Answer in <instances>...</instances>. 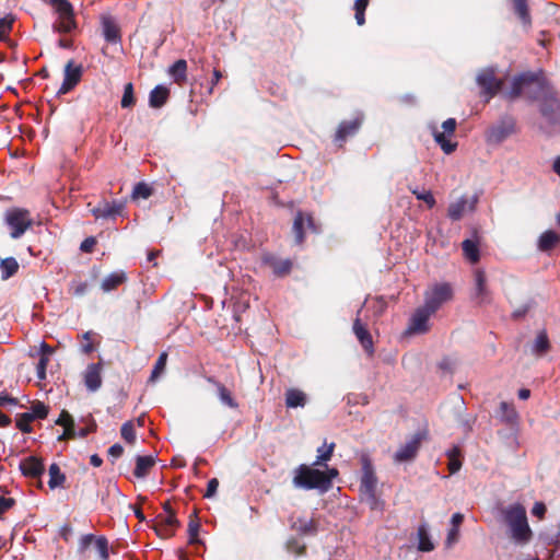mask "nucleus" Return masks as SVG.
Listing matches in <instances>:
<instances>
[{
	"label": "nucleus",
	"instance_id": "nucleus-1",
	"mask_svg": "<svg viewBox=\"0 0 560 560\" xmlns=\"http://www.w3.org/2000/svg\"><path fill=\"white\" fill-rule=\"evenodd\" d=\"M521 95L539 103V113L544 118L539 128L546 135L551 136L560 131V98L553 88L534 73H522L514 78L509 97L516 98Z\"/></svg>",
	"mask_w": 560,
	"mask_h": 560
},
{
	"label": "nucleus",
	"instance_id": "nucleus-2",
	"mask_svg": "<svg viewBox=\"0 0 560 560\" xmlns=\"http://www.w3.org/2000/svg\"><path fill=\"white\" fill-rule=\"evenodd\" d=\"M361 477L359 492L362 502H365L372 511H383L384 500L377 495L378 478L369 455L363 454L360 457Z\"/></svg>",
	"mask_w": 560,
	"mask_h": 560
},
{
	"label": "nucleus",
	"instance_id": "nucleus-3",
	"mask_svg": "<svg viewBox=\"0 0 560 560\" xmlns=\"http://www.w3.org/2000/svg\"><path fill=\"white\" fill-rule=\"evenodd\" d=\"M504 522L509 527L510 537L518 545H526L533 537V532L527 522L525 508L515 503L503 511Z\"/></svg>",
	"mask_w": 560,
	"mask_h": 560
},
{
	"label": "nucleus",
	"instance_id": "nucleus-4",
	"mask_svg": "<svg viewBox=\"0 0 560 560\" xmlns=\"http://www.w3.org/2000/svg\"><path fill=\"white\" fill-rule=\"evenodd\" d=\"M292 482L295 488L305 490L319 489L320 491H327L330 488L329 476L305 464L300 465L294 470Z\"/></svg>",
	"mask_w": 560,
	"mask_h": 560
},
{
	"label": "nucleus",
	"instance_id": "nucleus-5",
	"mask_svg": "<svg viewBox=\"0 0 560 560\" xmlns=\"http://www.w3.org/2000/svg\"><path fill=\"white\" fill-rule=\"evenodd\" d=\"M50 5L58 14V20L52 25L54 31L65 34L72 32L77 27L72 4L68 0H55Z\"/></svg>",
	"mask_w": 560,
	"mask_h": 560
},
{
	"label": "nucleus",
	"instance_id": "nucleus-6",
	"mask_svg": "<svg viewBox=\"0 0 560 560\" xmlns=\"http://www.w3.org/2000/svg\"><path fill=\"white\" fill-rule=\"evenodd\" d=\"M453 298V289L448 282L433 284L424 294V306L433 314Z\"/></svg>",
	"mask_w": 560,
	"mask_h": 560
},
{
	"label": "nucleus",
	"instance_id": "nucleus-7",
	"mask_svg": "<svg viewBox=\"0 0 560 560\" xmlns=\"http://www.w3.org/2000/svg\"><path fill=\"white\" fill-rule=\"evenodd\" d=\"M5 222L11 229L10 235L12 238L21 237L33 225L30 211L23 208L9 210L5 214Z\"/></svg>",
	"mask_w": 560,
	"mask_h": 560
},
{
	"label": "nucleus",
	"instance_id": "nucleus-8",
	"mask_svg": "<svg viewBox=\"0 0 560 560\" xmlns=\"http://www.w3.org/2000/svg\"><path fill=\"white\" fill-rule=\"evenodd\" d=\"M477 84L481 89V95L489 102L502 89L504 81L497 77L493 68L482 69L477 75Z\"/></svg>",
	"mask_w": 560,
	"mask_h": 560
},
{
	"label": "nucleus",
	"instance_id": "nucleus-9",
	"mask_svg": "<svg viewBox=\"0 0 560 560\" xmlns=\"http://www.w3.org/2000/svg\"><path fill=\"white\" fill-rule=\"evenodd\" d=\"M363 120L364 116L358 114L350 120L340 121L332 138L335 145L339 149L343 148L348 139L353 138L359 132Z\"/></svg>",
	"mask_w": 560,
	"mask_h": 560
},
{
	"label": "nucleus",
	"instance_id": "nucleus-10",
	"mask_svg": "<svg viewBox=\"0 0 560 560\" xmlns=\"http://www.w3.org/2000/svg\"><path fill=\"white\" fill-rule=\"evenodd\" d=\"M306 231L317 234L319 233L320 229L315 223V220L311 213L298 211L292 225L294 241L298 245L304 243Z\"/></svg>",
	"mask_w": 560,
	"mask_h": 560
},
{
	"label": "nucleus",
	"instance_id": "nucleus-11",
	"mask_svg": "<svg viewBox=\"0 0 560 560\" xmlns=\"http://www.w3.org/2000/svg\"><path fill=\"white\" fill-rule=\"evenodd\" d=\"M515 132V120L513 117L505 116L500 121L491 126L486 135L487 142L499 144Z\"/></svg>",
	"mask_w": 560,
	"mask_h": 560
},
{
	"label": "nucleus",
	"instance_id": "nucleus-12",
	"mask_svg": "<svg viewBox=\"0 0 560 560\" xmlns=\"http://www.w3.org/2000/svg\"><path fill=\"white\" fill-rule=\"evenodd\" d=\"M432 315L433 313L430 310H428L424 305L418 307L409 319L406 334L420 335L429 331V319Z\"/></svg>",
	"mask_w": 560,
	"mask_h": 560
},
{
	"label": "nucleus",
	"instance_id": "nucleus-13",
	"mask_svg": "<svg viewBox=\"0 0 560 560\" xmlns=\"http://www.w3.org/2000/svg\"><path fill=\"white\" fill-rule=\"evenodd\" d=\"M82 73V66L75 65L73 60H69L65 66L63 82L57 91V95H63L73 90L80 83Z\"/></svg>",
	"mask_w": 560,
	"mask_h": 560
},
{
	"label": "nucleus",
	"instance_id": "nucleus-14",
	"mask_svg": "<svg viewBox=\"0 0 560 560\" xmlns=\"http://www.w3.org/2000/svg\"><path fill=\"white\" fill-rule=\"evenodd\" d=\"M124 209L125 201L115 200L113 202H108L103 200L96 207L91 209V212L95 219L114 220L117 215H121Z\"/></svg>",
	"mask_w": 560,
	"mask_h": 560
},
{
	"label": "nucleus",
	"instance_id": "nucleus-15",
	"mask_svg": "<svg viewBox=\"0 0 560 560\" xmlns=\"http://www.w3.org/2000/svg\"><path fill=\"white\" fill-rule=\"evenodd\" d=\"M180 527V522L176 515H159L153 525V529L156 535L163 539L172 538L177 528Z\"/></svg>",
	"mask_w": 560,
	"mask_h": 560
},
{
	"label": "nucleus",
	"instance_id": "nucleus-16",
	"mask_svg": "<svg viewBox=\"0 0 560 560\" xmlns=\"http://www.w3.org/2000/svg\"><path fill=\"white\" fill-rule=\"evenodd\" d=\"M478 199L477 197H471L470 199L466 196L460 197L454 202H451L447 209V217L452 221L460 220L466 212H472L476 208Z\"/></svg>",
	"mask_w": 560,
	"mask_h": 560
},
{
	"label": "nucleus",
	"instance_id": "nucleus-17",
	"mask_svg": "<svg viewBox=\"0 0 560 560\" xmlns=\"http://www.w3.org/2000/svg\"><path fill=\"white\" fill-rule=\"evenodd\" d=\"M422 440L423 435L421 433L415 434L410 441L398 448L394 455V460L404 463L413 459L418 454Z\"/></svg>",
	"mask_w": 560,
	"mask_h": 560
},
{
	"label": "nucleus",
	"instance_id": "nucleus-18",
	"mask_svg": "<svg viewBox=\"0 0 560 560\" xmlns=\"http://www.w3.org/2000/svg\"><path fill=\"white\" fill-rule=\"evenodd\" d=\"M102 370L103 365L101 362L90 363L83 372V381L88 390L94 393L102 386Z\"/></svg>",
	"mask_w": 560,
	"mask_h": 560
},
{
	"label": "nucleus",
	"instance_id": "nucleus-19",
	"mask_svg": "<svg viewBox=\"0 0 560 560\" xmlns=\"http://www.w3.org/2000/svg\"><path fill=\"white\" fill-rule=\"evenodd\" d=\"M102 33L107 43L120 44L121 31L115 19L110 15H103L101 18Z\"/></svg>",
	"mask_w": 560,
	"mask_h": 560
},
{
	"label": "nucleus",
	"instance_id": "nucleus-20",
	"mask_svg": "<svg viewBox=\"0 0 560 560\" xmlns=\"http://www.w3.org/2000/svg\"><path fill=\"white\" fill-rule=\"evenodd\" d=\"M20 469L28 478H39L45 471L43 462L35 456H28L21 460Z\"/></svg>",
	"mask_w": 560,
	"mask_h": 560
},
{
	"label": "nucleus",
	"instance_id": "nucleus-21",
	"mask_svg": "<svg viewBox=\"0 0 560 560\" xmlns=\"http://www.w3.org/2000/svg\"><path fill=\"white\" fill-rule=\"evenodd\" d=\"M353 332L365 351L370 354L373 353V341L370 331L366 326L361 322L359 317L353 323Z\"/></svg>",
	"mask_w": 560,
	"mask_h": 560
},
{
	"label": "nucleus",
	"instance_id": "nucleus-22",
	"mask_svg": "<svg viewBox=\"0 0 560 560\" xmlns=\"http://www.w3.org/2000/svg\"><path fill=\"white\" fill-rule=\"evenodd\" d=\"M207 382L217 387L219 399L223 405L228 406L231 409L238 408V402L235 400L231 390L228 389L225 385H223L212 376L207 377Z\"/></svg>",
	"mask_w": 560,
	"mask_h": 560
},
{
	"label": "nucleus",
	"instance_id": "nucleus-23",
	"mask_svg": "<svg viewBox=\"0 0 560 560\" xmlns=\"http://www.w3.org/2000/svg\"><path fill=\"white\" fill-rule=\"evenodd\" d=\"M155 465V457L152 455H138L136 457V467L133 470V475L138 479H142L147 477L150 472V470Z\"/></svg>",
	"mask_w": 560,
	"mask_h": 560
},
{
	"label": "nucleus",
	"instance_id": "nucleus-24",
	"mask_svg": "<svg viewBox=\"0 0 560 560\" xmlns=\"http://www.w3.org/2000/svg\"><path fill=\"white\" fill-rule=\"evenodd\" d=\"M498 416L502 422L508 425H515L518 421V413L512 404L502 401L499 407Z\"/></svg>",
	"mask_w": 560,
	"mask_h": 560
},
{
	"label": "nucleus",
	"instance_id": "nucleus-25",
	"mask_svg": "<svg viewBox=\"0 0 560 560\" xmlns=\"http://www.w3.org/2000/svg\"><path fill=\"white\" fill-rule=\"evenodd\" d=\"M268 266L272 269L276 277L282 278L290 273L292 269V261L290 259H279L276 257L268 258Z\"/></svg>",
	"mask_w": 560,
	"mask_h": 560
},
{
	"label": "nucleus",
	"instance_id": "nucleus-26",
	"mask_svg": "<svg viewBox=\"0 0 560 560\" xmlns=\"http://www.w3.org/2000/svg\"><path fill=\"white\" fill-rule=\"evenodd\" d=\"M170 90L163 85H156L149 96V104L153 108L162 107L168 100Z\"/></svg>",
	"mask_w": 560,
	"mask_h": 560
},
{
	"label": "nucleus",
	"instance_id": "nucleus-27",
	"mask_svg": "<svg viewBox=\"0 0 560 560\" xmlns=\"http://www.w3.org/2000/svg\"><path fill=\"white\" fill-rule=\"evenodd\" d=\"M306 404V395L298 388H289L285 392V406L288 408L304 407Z\"/></svg>",
	"mask_w": 560,
	"mask_h": 560
},
{
	"label": "nucleus",
	"instance_id": "nucleus-28",
	"mask_svg": "<svg viewBox=\"0 0 560 560\" xmlns=\"http://www.w3.org/2000/svg\"><path fill=\"white\" fill-rule=\"evenodd\" d=\"M513 10L523 25L530 26L532 16L528 8V0H512Z\"/></svg>",
	"mask_w": 560,
	"mask_h": 560
},
{
	"label": "nucleus",
	"instance_id": "nucleus-29",
	"mask_svg": "<svg viewBox=\"0 0 560 560\" xmlns=\"http://www.w3.org/2000/svg\"><path fill=\"white\" fill-rule=\"evenodd\" d=\"M200 522L198 518V511L195 509L194 512L189 515L188 522V544L196 545L199 544L200 540L198 538L200 530Z\"/></svg>",
	"mask_w": 560,
	"mask_h": 560
},
{
	"label": "nucleus",
	"instance_id": "nucleus-30",
	"mask_svg": "<svg viewBox=\"0 0 560 560\" xmlns=\"http://www.w3.org/2000/svg\"><path fill=\"white\" fill-rule=\"evenodd\" d=\"M560 241V236L551 230L545 231L538 240V248L541 252L552 249Z\"/></svg>",
	"mask_w": 560,
	"mask_h": 560
},
{
	"label": "nucleus",
	"instance_id": "nucleus-31",
	"mask_svg": "<svg viewBox=\"0 0 560 560\" xmlns=\"http://www.w3.org/2000/svg\"><path fill=\"white\" fill-rule=\"evenodd\" d=\"M462 249L465 258L471 264H476L480 259V252L478 243L474 240H465L462 243Z\"/></svg>",
	"mask_w": 560,
	"mask_h": 560
},
{
	"label": "nucleus",
	"instance_id": "nucleus-32",
	"mask_svg": "<svg viewBox=\"0 0 560 560\" xmlns=\"http://www.w3.org/2000/svg\"><path fill=\"white\" fill-rule=\"evenodd\" d=\"M550 349V342L549 338L547 336V332L545 330L539 331L536 336L533 346H532V352L538 357L544 355L547 353Z\"/></svg>",
	"mask_w": 560,
	"mask_h": 560
},
{
	"label": "nucleus",
	"instance_id": "nucleus-33",
	"mask_svg": "<svg viewBox=\"0 0 560 560\" xmlns=\"http://www.w3.org/2000/svg\"><path fill=\"white\" fill-rule=\"evenodd\" d=\"M19 262L14 257H7L1 260L0 269L2 279H8L13 277L19 270Z\"/></svg>",
	"mask_w": 560,
	"mask_h": 560
},
{
	"label": "nucleus",
	"instance_id": "nucleus-34",
	"mask_svg": "<svg viewBox=\"0 0 560 560\" xmlns=\"http://www.w3.org/2000/svg\"><path fill=\"white\" fill-rule=\"evenodd\" d=\"M49 481L48 486L50 489H55L57 487H62L66 481V476L61 472L60 467L54 463L49 466Z\"/></svg>",
	"mask_w": 560,
	"mask_h": 560
},
{
	"label": "nucleus",
	"instance_id": "nucleus-35",
	"mask_svg": "<svg viewBox=\"0 0 560 560\" xmlns=\"http://www.w3.org/2000/svg\"><path fill=\"white\" fill-rule=\"evenodd\" d=\"M187 62L184 59H178L170 68V74L174 78L176 83H182L186 80Z\"/></svg>",
	"mask_w": 560,
	"mask_h": 560
},
{
	"label": "nucleus",
	"instance_id": "nucleus-36",
	"mask_svg": "<svg viewBox=\"0 0 560 560\" xmlns=\"http://www.w3.org/2000/svg\"><path fill=\"white\" fill-rule=\"evenodd\" d=\"M292 529L298 532L301 535H310L315 534L317 528L316 524L313 520L298 518L293 525Z\"/></svg>",
	"mask_w": 560,
	"mask_h": 560
},
{
	"label": "nucleus",
	"instance_id": "nucleus-37",
	"mask_svg": "<svg viewBox=\"0 0 560 560\" xmlns=\"http://www.w3.org/2000/svg\"><path fill=\"white\" fill-rule=\"evenodd\" d=\"M418 538H419L418 549L420 551L429 552L434 549V545L430 539V536H429L425 525H420L418 527Z\"/></svg>",
	"mask_w": 560,
	"mask_h": 560
},
{
	"label": "nucleus",
	"instance_id": "nucleus-38",
	"mask_svg": "<svg viewBox=\"0 0 560 560\" xmlns=\"http://www.w3.org/2000/svg\"><path fill=\"white\" fill-rule=\"evenodd\" d=\"M434 140L446 154H451L456 150L457 143L447 139L445 132H435Z\"/></svg>",
	"mask_w": 560,
	"mask_h": 560
},
{
	"label": "nucleus",
	"instance_id": "nucleus-39",
	"mask_svg": "<svg viewBox=\"0 0 560 560\" xmlns=\"http://www.w3.org/2000/svg\"><path fill=\"white\" fill-rule=\"evenodd\" d=\"M335 446H336L335 443H330L328 445L325 443L323 446L318 447L317 448V457L313 465L317 466V465H322L323 463L328 462L332 456Z\"/></svg>",
	"mask_w": 560,
	"mask_h": 560
},
{
	"label": "nucleus",
	"instance_id": "nucleus-40",
	"mask_svg": "<svg viewBox=\"0 0 560 560\" xmlns=\"http://www.w3.org/2000/svg\"><path fill=\"white\" fill-rule=\"evenodd\" d=\"M166 362H167V353L164 351L159 355V358L153 366V370H152L151 376H150L151 382H155L163 374L165 366H166Z\"/></svg>",
	"mask_w": 560,
	"mask_h": 560
},
{
	"label": "nucleus",
	"instance_id": "nucleus-41",
	"mask_svg": "<svg viewBox=\"0 0 560 560\" xmlns=\"http://www.w3.org/2000/svg\"><path fill=\"white\" fill-rule=\"evenodd\" d=\"M13 23L14 18L12 15H7L0 19V42L9 39V35L12 31Z\"/></svg>",
	"mask_w": 560,
	"mask_h": 560
},
{
	"label": "nucleus",
	"instance_id": "nucleus-42",
	"mask_svg": "<svg viewBox=\"0 0 560 560\" xmlns=\"http://www.w3.org/2000/svg\"><path fill=\"white\" fill-rule=\"evenodd\" d=\"M369 5V1L366 0H355L353 9H354V18L357 24L362 26L365 23V10Z\"/></svg>",
	"mask_w": 560,
	"mask_h": 560
},
{
	"label": "nucleus",
	"instance_id": "nucleus-43",
	"mask_svg": "<svg viewBox=\"0 0 560 560\" xmlns=\"http://www.w3.org/2000/svg\"><path fill=\"white\" fill-rule=\"evenodd\" d=\"M285 548L288 552L295 556H304L306 553V545L296 538H290L285 544Z\"/></svg>",
	"mask_w": 560,
	"mask_h": 560
},
{
	"label": "nucleus",
	"instance_id": "nucleus-44",
	"mask_svg": "<svg viewBox=\"0 0 560 560\" xmlns=\"http://www.w3.org/2000/svg\"><path fill=\"white\" fill-rule=\"evenodd\" d=\"M153 194L152 187H150L147 183L140 182L138 183L132 190L133 199H148Z\"/></svg>",
	"mask_w": 560,
	"mask_h": 560
},
{
	"label": "nucleus",
	"instance_id": "nucleus-45",
	"mask_svg": "<svg viewBox=\"0 0 560 560\" xmlns=\"http://www.w3.org/2000/svg\"><path fill=\"white\" fill-rule=\"evenodd\" d=\"M120 435L129 444L136 442L137 436L132 421H127L121 425Z\"/></svg>",
	"mask_w": 560,
	"mask_h": 560
},
{
	"label": "nucleus",
	"instance_id": "nucleus-46",
	"mask_svg": "<svg viewBox=\"0 0 560 560\" xmlns=\"http://www.w3.org/2000/svg\"><path fill=\"white\" fill-rule=\"evenodd\" d=\"M121 107L129 108L136 104V98L133 95V85L132 83H127L124 89V94L121 98Z\"/></svg>",
	"mask_w": 560,
	"mask_h": 560
},
{
	"label": "nucleus",
	"instance_id": "nucleus-47",
	"mask_svg": "<svg viewBox=\"0 0 560 560\" xmlns=\"http://www.w3.org/2000/svg\"><path fill=\"white\" fill-rule=\"evenodd\" d=\"M95 548L98 552L101 560H108V540L105 536H98L95 538Z\"/></svg>",
	"mask_w": 560,
	"mask_h": 560
},
{
	"label": "nucleus",
	"instance_id": "nucleus-48",
	"mask_svg": "<svg viewBox=\"0 0 560 560\" xmlns=\"http://www.w3.org/2000/svg\"><path fill=\"white\" fill-rule=\"evenodd\" d=\"M33 417L28 412L21 413L16 419V428L23 433L32 432L31 422Z\"/></svg>",
	"mask_w": 560,
	"mask_h": 560
},
{
	"label": "nucleus",
	"instance_id": "nucleus-49",
	"mask_svg": "<svg viewBox=\"0 0 560 560\" xmlns=\"http://www.w3.org/2000/svg\"><path fill=\"white\" fill-rule=\"evenodd\" d=\"M49 408L42 401H36L32 405V412H28L33 420L45 419L48 416Z\"/></svg>",
	"mask_w": 560,
	"mask_h": 560
},
{
	"label": "nucleus",
	"instance_id": "nucleus-50",
	"mask_svg": "<svg viewBox=\"0 0 560 560\" xmlns=\"http://www.w3.org/2000/svg\"><path fill=\"white\" fill-rule=\"evenodd\" d=\"M458 455H459V450L457 447H454L448 453V459H450L448 469H450L451 474H455L456 471H458L462 466V463L458 459Z\"/></svg>",
	"mask_w": 560,
	"mask_h": 560
},
{
	"label": "nucleus",
	"instance_id": "nucleus-51",
	"mask_svg": "<svg viewBox=\"0 0 560 560\" xmlns=\"http://www.w3.org/2000/svg\"><path fill=\"white\" fill-rule=\"evenodd\" d=\"M95 536L93 534H86L83 535L79 540V553L85 552V550L94 542L95 544Z\"/></svg>",
	"mask_w": 560,
	"mask_h": 560
},
{
	"label": "nucleus",
	"instance_id": "nucleus-52",
	"mask_svg": "<svg viewBox=\"0 0 560 560\" xmlns=\"http://www.w3.org/2000/svg\"><path fill=\"white\" fill-rule=\"evenodd\" d=\"M412 194L416 195L418 200L424 201L429 208H433L435 206V199L431 191L418 192L417 190H412Z\"/></svg>",
	"mask_w": 560,
	"mask_h": 560
},
{
	"label": "nucleus",
	"instance_id": "nucleus-53",
	"mask_svg": "<svg viewBox=\"0 0 560 560\" xmlns=\"http://www.w3.org/2000/svg\"><path fill=\"white\" fill-rule=\"evenodd\" d=\"M49 359L39 357V361L36 366L37 378L43 381L46 378V369L48 365Z\"/></svg>",
	"mask_w": 560,
	"mask_h": 560
},
{
	"label": "nucleus",
	"instance_id": "nucleus-54",
	"mask_svg": "<svg viewBox=\"0 0 560 560\" xmlns=\"http://www.w3.org/2000/svg\"><path fill=\"white\" fill-rule=\"evenodd\" d=\"M57 425L66 427V425H72L74 423V420L72 416L67 411L62 410L58 417V419L55 421Z\"/></svg>",
	"mask_w": 560,
	"mask_h": 560
},
{
	"label": "nucleus",
	"instance_id": "nucleus-55",
	"mask_svg": "<svg viewBox=\"0 0 560 560\" xmlns=\"http://www.w3.org/2000/svg\"><path fill=\"white\" fill-rule=\"evenodd\" d=\"M63 429L65 430H63L62 434H60L57 439L59 442L72 440L78 436L77 431L74 429V423L72 425H66V427H63Z\"/></svg>",
	"mask_w": 560,
	"mask_h": 560
},
{
	"label": "nucleus",
	"instance_id": "nucleus-56",
	"mask_svg": "<svg viewBox=\"0 0 560 560\" xmlns=\"http://www.w3.org/2000/svg\"><path fill=\"white\" fill-rule=\"evenodd\" d=\"M89 291V284L88 282H79L78 284L71 287L69 289V293L74 296H82Z\"/></svg>",
	"mask_w": 560,
	"mask_h": 560
},
{
	"label": "nucleus",
	"instance_id": "nucleus-57",
	"mask_svg": "<svg viewBox=\"0 0 560 560\" xmlns=\"http://www.w3.org/2000/svg\"><path fill=\"white\" fill-rule=\"evenodd\" d=\"M458 539H459V528L451 527V529L447 533L445 546L447 548H451L454 544H456L458 541Z\"/></svg>",
	"mask_w": 560,
	"mask_h": 560
},
{
	"label": "nucleus",
	"instance_id": "nucleus-58",
	"mask_svg": "<svg viewBox=\"0 0 560 560\" xmlns=\"http://www.w3.org/2000/svg\"><path fill=\"white\" fill-rule=\"evenodd\" d=\"M91 336H92L91 331H86L82 335V339L84 340V342L81 345V350L83 353L88 354L94 350V346L91 342Z\"/></svg>",
	"mask_w": 560,
	"mask_h": 560
},
{
	"label": "nucleus",
	"instance_id": "nucleus-59",
	"mask_svg": "<svg viewBox=\"0 0 560 560\" xmlns=\"http://www.w3.org/2000/svg\"><path fill=\"white\" fill-rule=\"evenodd\" d=\"M218 487H219V480L217 478L210 479L207 485L205 498H212L217 493Z\"/></svg>",
	"mask_w": 560,
	"mask_h": 560
},
{
	"label": "nucleus",
	"instance_id": "nucleus-60",
	"mask_svg": "<svg viewBox=\"0 0 560 560\" xmlns=\"http://www.w3.org/2000/svg\"><path fill=\"white\" fill-rule=\"evenodd\" d=\"M15 500L13 498L0 497V516L14 506Z\"/></svg>",
	"mask_w": 560,
	"mask_h": 560
},
{
	"label": "nucleus",
	"instance_id": "nucleus-61",
	"mask_svg": "<svg viewBox=\"0 0 560 560\" xmlns=\"http://www.w3.org/2000/svg\"><path fill=\"white\" fill-rule=\"evenodd\" d=\"M97 429V424L95 423V421L92 419L90 424L86 425L85 428H81L78 432H77V435L79 438H86L90 433L92 432H95Z\"/></svg>",
	"mask_w": 560,
	"mask_h": 560
},
{
	"label": "nucleus",
	"instance_id": "nucleus-62",
	"mask_svg": "<svg viewBox=\"0 0 560 560\" xmlns=\"http://www.w3.org/2000/svg\"><path fill=\"white\" fill-rule=\"evenodd\" d=\"M96 244L94 237H86L80 245V249L84 253H91Z\"/></svg>",
	"mask_w": 560,
	"mask_h": 560
},
{
	"label": "nucleus",
	"instance_id": "nucleus-63",
	"mask_svg": "<svg viewBox=\"0 0 560 560\" xmlns=\"http://www.w3.org/2000/svg\"><path fill=\"white\" fill-rule=\"evenodd\" d=\"M456 120L454 118H448L442 124V128L444 129L445 135L452 136L456 129Z\"/></svg>",
	"mask_w": 560,
	"mask_h": 560
},
{
	"label": "nucleus",
	"instance_id": "nucleus-64",
	"mask_svg": "<svg viewBox=\"0 0 560 560\" xmlns=\"http://www.w3.org/2000/svg\"><path fill=\"white\" fill-rule=\"evenodd\" d=\"M55 352V349L43 341L39 346V357L50 359V355Z\"/></svg>",
	"mask_w": 560,
	"mask_h": 560
}]
</instances>
